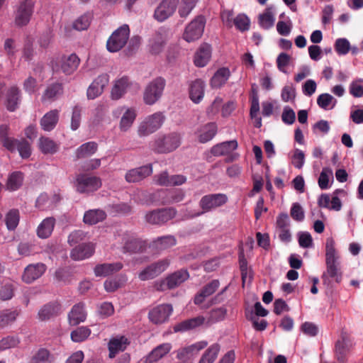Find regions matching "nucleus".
I'll return each instance as SVG.
<instances>
[{
    "label": "nucleus",
    "instance_id": "nucleus-2",
    "mask_svg": "<svg viewBox=\"0 0 363 363\" xmlns=\"http://www.w3.org/2000/svg\"><path fill=\"white\" fill-rule=\"evenodd\" d=\"M102 185L101 179L86 173H80L76 176L74 186L79 194H90L97 191Z\"/></svg>",
    "mask_w": 363,
    "mask_h": 363
},
{
    "label": "nucleus",
    "instance_id": "nucleus-18",
    "mask_svg": "<svg viewBox=\"0 0 363 363\" xmlns=\"http://www.w3.org/2000/svg\"><path fill=\"white\" fill-rule=\"evenodd\" d=\"M129 341L125 336L113 337L108 342L109 357L114 358L119 352L124 351Z\"/></svg>",
    "mask_w": 363,
    "mask_h": 363
},
{
    "label": "nucleus",
    "instance_id": "nucleus-49",
    "mask_svg": "<svg viewBox=\"0 0 363 363\" xmlns=\"http://www.w3.org/2000/svg\"><path fill=\"white\" fill-rule=\"evenodd\" d=\"M158 272H159V265H158V263L155 262V263H153V264L149 265L145 269H143L139 274V278L142 281L151 279L157 276Z\"/></svg>",
    "mask_w": 363,
    "mask_h": 363
},
{
    "label": "nucleus",
    "instance_id": "nucleus-22",
    "mask_svg": "<svg viewBox=\"0 0 363 363\" xmlns=\"http://www.w3.org/2000/svg\"><path fill=\"white\" fill-rule=\"evenodd\" d=\"M238 147V143L236 140H229L223 142L221 143L214 145L211 148V154L214 156H222L230 154L233 151Z\"/></svg>",
    "mask_w": 363,
    "mask_h": 363
},
{
    "label": "nucleus",
    "instance_id": "nucleus-48",
    "mask_svg": "<svg viewBox=\"0 0 363 363\" xmlns=\"http://www.w3.org/2000/svg\"><path fill=\"white\" fill-rule=\"evenodd\" d=\"M19 212L16 209L10 210L6 216L5 222L7 228L9 230H13L16 228L19 223Z\"/></svg>",
    "mask_w": 363,
    "mask_h": 363
},
{
    "label": "nucleus",
    "instance_id": "nucleus-28",
    "mask_svg": "<svg viewBox=\"0 0 363 363\" xmlns=\"http://www.w3.org/2000/svg\"><path fill=\"white\" fill-rule=\"evenodd\" d=\"M59 120V111L52 110L44 115L40 120L41 128L45 131H50L55 128Z\"/></svg>",
    "mask_w": 363,
    "mask_h": 363
},
{
    "label": "nucleus",
    "instance_id": "nucleus-59",
    "mask_svg": "<svg viewBox=\"0 0 363 363\" xmlns=\"http://www.w3.org/2000/svg\"><path fill=\"white\" fill-rule=\"evenodd\" d=\"M16 150L23 159L28 158L31 155L30 144L25 139L19 140Z\"/></svg>",
    "mask_w": 363,
    "mask_h": 363
},
{
    "label": "nucleus",
    "instance_id": "nucleus-3",
    "mask_svg": "<svg viewBox=\"0 0 363 363\" xmlns=\"http://www.w3.org/2000/svg\"><path fill=\"white\" fill-rule=\"evenodd\" d=\"M129 36V26L126 24L121 26L108 38L106 43L107 50L111 52L119 51L126 45Z\"/></svg>",
    "mask_w": 363,
    "mask_h": 363
},
{
    "label": "nucleus",
    "instance_id": "nucleus-50",
    "mask_svg": "<svg viewBox=\"0 0 363 363\" xmlns=\"http://www.w3.org/2000/svg\"><path fill=\"white\" fill-rule=\"evenodd\" d=\"M208 345L206 341H200L197 342L189 347L183 348L182 350L179 351L177 353V357L179 359H184L186 356L194 354V347H197V351H200L201 350L206 347Z\"/></svg>",
    "mask_w": 363,
    "mask_h": 363
},
{
    "label": "nucleus",
    "instance_id": "nucleus-1",
    "mask_svg": "<svg viewBox=\"0 0 363 363\" xmlns=\"http://www.w3.org/2000/svg\"><path fill=\"white\" fill-rule=\"evenodd\" d=\"M335 240L328 238L325 242V264L326 270L323 274L322 279L323 284L330 285V279H334L337 283L342 280V272L340 271V255L335 247Z\"/></svg>",
    "mask_w": 363,
    "mask_h": 363
},
{
    "label": "nucleus",
    "instance_id": "nucleus-61",
    "mask_svg": "<svg viewBox=\"0 0 363 363\" xmlns=\"http://www.w3.org/2000/svg\"><path fill=\"white\" fill-rule=\"evenodd\" d=\"M290 60V55L285 52H281L277 58V65L278 69L280 72L286 74L287 71L286 69V67L289 65Z\"/></svg>",
    "mask_w": 363,
    "mask_h": 363
},
{
    "label": "nucleus",
    "instance_id": "nucleus-5",
    "mask_svg": "<svg viewBox=\"0 0 363 363\" xmlns=\"http://www.w3.org/2000/svg\"><path fill=\"white\" fill-rule=\"evenodd\" d=\"M228 200V196L224 194H211L203 196L199 205L205 212H208L223 206Z\"/></svg>",
    "mask_w": 363,
    "mask_h": 363
},
{
    "label": "nucleus",
    "instance_id": "nucleus-43",
    "mask_svg": "<svg viewBox=\"0 0 363 363\" xmlns=\"http://www.w3.org/2000/svg\"><path fill=\"white\" fill-rule=\"evenodd\" d=\"M186 179L183 175H172L169 177L167 172L160 174V185H182Z\"/></svg>",
    "mask_w": 363,
    "mask_h": 363
},
{
    "label": "nucleus",
    "instance_id": "nucleus-38",
    "mask_svg": "<svg viewBox=\"0 0 363 363\" xmlns=\"http://www.w3.org/2000/svg\"><path fill=\"white\" fill-rule=\"evenodd\" d=\"M337 103V99L328 93L321 94L317 98V104L324 110H332Z\"/></svg>",
    "mask_w": 363,
    "mask_h": 363
},
{
    "label": "nucleus",
    "instance_id": "nucleus-6",
    "mask_svg": "<svg viewBox=\"0 0 363 363\" xmlns=\"http://www.w3.org/2000/svg\"><path fill=\"white\" fill-rule=\"evenodd\" d=\"M33 0H24L21 3L16 14L15 23L18 26H23L28 23L33 13Z\"/></svg>",
    "mask_w": 363,
    "mask_h": 363
},
{
    "label": "nucleus",
    "instance_id": "nucleus-45",
    "mask_svg": "<svg viewBox=\"0 0 363 363\" xmlns=\"http://www.w3.org/2000/svg\"><path fill=\"white\" fill-rule=\"evenodd\" d=\"M91 330L86 326L78 327L71 333V339L74 342H81L86 340L91 335Z\"/></svg>",
    "mask_w": 363,
    "mask_h": 363
},
{
    "label": "nucleus",
    "instance_id": "nucleus-52",
    "mask_svg": "<svg viewBox=\"0 0 363 363\" xmlns=\"http://www.w3.org/2000/svg\"><path fill=\"white\" fill-rule=\"evenodd\" d=\"M226 313V309L223 307L213 309L209 313L207 323L211 324L216 322L223 320L225 317Z\"/></svg>",
    "mask_w": 363,
    "mask_h": 363
},
{
    "label": "nucleus",
    "instance_id": "nucleus-32",
    "mask_svg": "<svg viewBox=\"0 0 363 363\" xmlns=\"http://www.w3.org/2000/svg\"><path fill=\"white\" fill-rule=\"evenodd\" d=\"M106 217V213L101 209H92L85 212L83 220L89 225H94L103 221Z\"/></svg>",
    "mask_w": 363,
    "mask_h": 363
},
{
    "label": "nucleus",
    "instance_id": "nucleus-20",
    "mask_svg": "<svg viewBox=\"0 0 363 363\" xmlns=\"http://www.w3.org/2000/svg\"><path fill=\"white\" fill-rule=\"evenodd\" d=\"M63 94V86L61 83H53L49 84L45 89L41 100L43 102H52L55 101L60 96Z\"/></svg>",
    "mask_w": 363,
    "mask_h": 363
},
{
    "label": "nucleus",
    "instance_id": "nucleus-41",
    "mask_svg": "<svg viewBox=\"0 0 363 363\" xmlns=\"http://www.w3.org/2000/svg\"><path fill=\"white\" fill-rule=\"evenodd\" d=\"M39 147L44 154H54L58 150V145L52 140L42 137L39 140Z\"/></svg>",
    "mask_w": 363,
    "mask_h": 363
},
{
    "label": "nucleus",
    "instance_id": "nucleus-33",
    "mask_svg": "<svg viewBox=\"0 0 363 363\" xmlns=\"http://www.w3.org/2000/svg\"><path fill=\"white\" fill-rule=\"evenodd\" d=\"M146 248V242L138 238H130L123 245V250L130 253H138L144 251Z\"/></svg>",
    "mask_w": 363,
    "mask_h": 363
},
{
    "label": "nucleus",
    "instance_id": "nucleus-62",
    "mask_svg": "<svg viewBox=\"0 0 363 363\" xmlns=\"http://www.w3.org/2000/svg\"><path fill=\"white\" fill-rule=\"evenodd\" d=\"M291 159L294 166L297 169H301L305 163L304 152L296 148L294 151Z\"/></svg>",
    "mask_w": 363,
    "mask_h": 363
},
{
    "label": "nucleus",
    "instance_id": "nucleus-9",
    "mask_svg": "<svg viewBox=\"0 0 363 363\" xmlns=\"http://www.w3.org/2000/svg\"><path fill=\"white\" fill-rule=\"evenodd\" d=\"M108 75L106 74L96 77L87 89V98L94 99L100 96L103 93L104 87L108 84Z\"/></svg>",
    "mask_w": 363,
    "mask_h": 363
},
{
    "label": "nucleus",
    "instance_id": "nucleus-26",
    "mask_svg": "<svg viewBox=\"0 0 363 363\" xmlns=\"http://www.w3.org/2000/svg\"><path fill=\"white\" fill-rule=\"evenodd\" d=\"M205 83L201 79H196L190 85L189 96L191 101L196 104H199L203 99L204 95Z\"/></svg>",
    "mask_w": 363,
    "mask_h": 363
},
{
    "label": "nucleus",
    "instance_id": "nucleus-7",
    "mask_svg": "<svg viewBox=\"0 0 363 363\" xmlns=\"http://www.w3.org/2000/svg\"><path fill=\"white\" fill-rule=\"evenodd\" d=\"M354 346L353 341L346 335H342L336 342L335 346V354L337 360L340 363H345L347 355Z\"/></svg>",
    "mask_w": 363,
    "mask_h": 363
},
{
    "label": "nucleus",
    "instance_id": "nucleus-63",
    "mask_svg": "<svg viewBox=\"0 0 363 363\" xmlns=\"http://www.w3.org/2000/svg\"><path fill=\"white\" fill-rule=\"evenodd\" d=\"M281 97L283 101H294L296 97V89L292 85L284 86L281 90Z\"/></svg>",
    "mask_w": 363,
    "mask_h": 363
},
{
    "label": "nucleus",
    "instance_id": "nucleus-8",
    "mask_svg": "<svg viewBox=\"0 0 363 363\" xmlns=\"http://www.w3.org/2000/svg\"><path fill=\"white\" fill-rule=\"evenodd\" d=\"M47 269V266L38 262L28 264L23 271L22 280L26 284H31L43 276Z\"/></svg>",
    "mask_w": 363,
    "mask_h": 363
},
{
    "label": "nucleus",
    "instance_id": "nucleus-12",
    "mask_svg": "<svg viewBox=\"0 0 363 363\" xmlns=\"http://www.w3.org/2000/svg\"><path fill=\"white\" fill-rule=\"evenodd\" d=\"M159 126V113H155L147 117L140 125L138 134L140 136H147L155 132Z\"/></svg>",
    "mask_w": 363,
    "mask_h": 363
},
{
    "label": "nucleus",
    "instance_id": "nucleus-31",
    "mask_svg": "<svg viewBox=\"0 0 363 363\" xmlns=\"http://www.w3.org/2000/svg\"><path fill=\"white\" fill-rule=\"evenodd\" d=\"M159 81L155 79L146 88L144 93V101L147 104L152 105L158 99Z\"/></svg>",
    "mask_w": 363,
    "mask_h": 363
},
{
    "label": "nucleus",
    "instance_id": "nucleus-30",
    "mask_svg": "<svg viewBox=\"0 0 363 363\" xmlns=\"http://www.w3.org/2000/svg\"><path fill=\"white\" fill-rule=\"evenodd\" d=\"M55 224L53 217L45 218L37 228V235L40 238H48L51 235Z\"/></svg>",
    "mask_w": 363,
    "mask_h": 363
},
{
    "label": "nucleus",
    "instance_id": "nucleus-23",
    "mask_svg": "<svg viewBox=\"0 0 363 363\" xmlns=\"http://www.w3.org/2000/svg\"><path fill=\"white\" fill-rule=\"evenodd\" d=\"M220 283L217 279H214L207 284L203 287L199 293H198L194 298V303L200 305L202 303L205 298L212 295L219 287Z\"/></svg>",
    "mask_w": 363,
    "mask_h": 363
},
{
    "label": "nucleus",
    "instance_id": "nucleus-11",
    "mask_svg": "<svg viewBox=\"0 0 363 363\" xmlns=\"http://www.w3.org/2000/svg\"><path fill=\"white\" fill-rule=\"evenodd\" d=\"M182 137L179 133H171L163 136L160 140V153L170 152L175 150L181 144Z\"/></svg>",
    "mask_w": 363,
    "mask_h": 363
},
{
    "label": "nucleus",
    "instance_id": "nucleus-15",
    "mask_svg": "<svg viewBox=\"0 0 363 363\" xmlns=\"http://www.w3.org/2000/svg\"><path fill=\"white\" fill-rule=\"evenodd\" d=\"M79 63L80 59L76 54L72 53L69 55H64L60 60V68L63 73L70 75L77 70Z\"/></svg>",
    "mask_w": 363,
    "mask_h": 363
},
{
    "label": "nucleus",
    "instance_id": "nucleus-16",
    "mask_svg": "<svg viewBox=\"0 0 363 363\" xmlns=\"http://www.w3.org/2000/svg\"><path fill=\"white\" fill-rule=\"evenodd\" d=\"M86 313L84 310V304L78 303L74 305L68 314L69 323L71 325H77L85 321Z\"/></svg>",
    "mask_w": 363,
    "mask_h": 363
},
{
    "label": "nucleus",
    "instance_id": "nucleus-10",
    "mask_svg": "<svg viewBox=\"0 0 363 363\" xmlns=\"http://www.w3.org/2000/svg\"><path fill=\"white\" fill-rule=\"evenodd\" d=\"M152 173V165L147 164L128 171L125 174V179L128 183H136L147 177Z\"/></svg>",
    "mask_w": 363,
    "mask_h": 363
},
{
    "label": "nucleus",
    "instance_id": "nucleus-39",
    "mask_svg": "<svg viewBox=\"0 0 363 363\" xmlns=\"http://www.w3.org/2000/svg\"><path fill=\"white\" fill-rule=\"evenodd\" d=\"M135 118L136 113L133 108L126 109L120 121V130L124 132L127 131L131 127Z\"/></svg>",
    "mask_w": 363,
    "mask_h": 363
},
{
    "label": "nucleus",
    "instance_id": "nucleus-40",
    "mask_svg": "<svg viewBox=\"0 0 363 363\" xmlns=\"http://www.w3.org/2000/svg\"><path fill=\"white\" fill-rule=\"evenodd\" d=\"M330 181L332 182H333V172L332 169L330 167H323L318 181L319 187L323 190L329 189L330 186Z\"/></svg>",
    "mask_w": 363,
    "mask_h": 363
},
{
    "label": "nucleus",
    "instance_id": "nucleus-56",
    "mask_svg": "<svg viewBox=\"0 0 363 363\" xmlns=\"http://www.w3.org/2000/svg\"><path fill=\"white\" fill-rule=\"evenodd\" d=\"M233 24L237 29L243 32L250 28V19L245 14H239L233 19Z\"/></svg>",
    "mask_w": 363,
    "mask_h": 363
},
{
    "label": "nucleus",
    "instance_id": "nucleus-19",
    "mask_svg": "<svg viewBox=\"0 0 363 363\" xmlns=\"http://www.w3.org/2000/svg\"><path fill=\"white\" fill-rule=\"evenodd\" d=\"M122 267L121 262L104 263L96 265L94 272L96 277H107L120 271Z\"/></svg>",
    "mask_w": 363,
    "mask_h": 363
},
{
    "label": "nucleus",
    "instance_id": "nucleus-21",
    "mask_svg": "<svg viewBox=\"0 0 363 363\" xmlns=\"http://www.w3.org/2000/svg\"><path fill=\"white\" fill-rule=\"evenodd\" d=\"M203 316H197L185 320L174 327V332H186L196 328L205 323Z\"/></svg>",
    "mask_w": 363,
    "mask_h": 363
},
{
    "label": "nucleus",
    "instance_id": "nucleus-64",
    "mask_svg": "<svg viewBox=\"0 0 363 363\" xmlns=\"http://www.w3.org/2000/svg\"><path fill=\"white\" fill-rule=\"evenodd\" d=\"M19 340L14 336H7L0 340V350H5L17 346Z\"/></svg>",
    "mask_w": 363,
    "mask_h": 363
},
{
    "label": "nucleus",
    "instance_id": "nucleus-34",
    "mask_svg": "<svg viewBox=\"0 0 363 363\" xmlns=\"http://www.w3.org/2000/svg\"><path fill=\"white\" fill-rule=\"evenodd\" d=\"M129 85V79L127 77H123L116 81L111 90V98L118 100L121 98L126 91Z\"/></svg>",
    "mask_w": 363,
    "mask_h": 363
},
{
    "label": "nucleus",
    "instance_id": "nucleus-58",
    "mask_svg": "<svg viewBox=\"0 0 363 363\" xmlns=\"http://www.w3.org/2000/svg\"><path fill=\"white\" fill-rule=\"evenodd\" d=\"M290 214L292 218L298 222L303 221L305 218V213L303 208L298 203H294L292 204Z\"/></svg>",
    "mask_w": 363,
    "mask_h": 363
},
{
    "label": "nucleus",
    "instance_id": "nucleus-35",
    "mask_svg": "<svg viewBox=\"0 0 363 363\" xmlns=\"http://www.w3.org/2000/svg\"><path fill=\"white\" fill-rule=\"evenodd\" d=\"M98 149V145L95 142H87L79 146L75 152L77 159H82L91 156Z\"/></svg>",
    "mask_w": 363,
    "mask_h": 363
},
{
    "label": "nucleus",
    "instance_id": "nucleus-55",
    "mask_svg": "<svg viewBox=\"0 0 363 363\" xmlns=\"http://www.w3.org/2000/svg\"><path fill=\"white\" fill-rule=\"evenodd\" d=\"M91 19V15L90 13H85L74 21L73 27L77 30H86L90 25Z\"/></svg>",
    "mask_w": 363,
    "mask_h": 363
},
{
    "label": "nucleus",
    "instance_id": "nucleus-46",
    "mask_svg": "<svg viewBox=\"0 0 363 363\" xmlns=\"http://www.w3.org/2000/svg\"><path fill=\"white\" fill-rule=\"evenodd\" d=\"M18 313L16 311L4 310L0 311V328H4L13 323Z\"/></svg>",
    "mask_w": 363,
    "mask_h": 363
},
{
    "label": "nucleus",
    "instance_id": "nucleus-60",
    "mask_svg": "<svg viewBox=\"0 0 363 363\" xmlns=\"http://www.w3.org/2000/svg\"><path fill=\"white\" fill-rule=\"evenodd\" d=\"M86 233L82 230H77L72 232L68 236V243L72 246L85 240Z\"/></svg>",
    "mask_w": 363,
    "mask_h": 363
},
{
    "label": "nucleus",
    "instance_id": "nucleus-17",
    "mask_svg": "<svg viewBox=\"0 0 363 363\" xmlns=\"http://www.w3.org/2000/svg\"><path fill=\"white\" fill-rule=\"evenodd\" d=\"M275 22V11L274 6L267 7L258 16V23L260 28L269 30L274 26Z\"/></svg>",
    "mask_w": 363,
    "mask_h": 363
},
{
    "label": "nucleus",
    "instance_id": "nucleus-54",
    "mask_svg": "<svg viewBox=\"0 0 363 363\" xmlns=\"http://www.w3.org/2000/svg\"><path fill=\"white\" fill-rule=\"evenodd\" d=\"M198 0H182L179 7V13L182 18H186L194 8Z\"/></svg>",
    "mask_w": 363,
    "mask_h": 363
},
{
    "label": "nucleus",
    "instance_id": "nucleus-27",
    "mask_svg": "<svg viewBox=\"0 0 363 363\" xmlns=\"http://www.w3.org/2000/svg\"><path fill=\"white\" fill-rule=\"evenodd\" d=\"M211 56V46L208 44L202 45L195 54L194 64L196 66L203 67L206 66Z\"/></svg>",
    "mask_w": 363,
    "mask_h": 363
},
{
    "label": "nucleus",
    "instance_id": "nucleus-25",
    "mask_svg": "<svg viewBox=\"0 0 363 363\" xmlns=\"http://www.w3.org/2000/svg\"><path fill=\"white\" fill-rule=\"evenodd\" d=\"M217 125L215 123H208L198 130L197 135L200 143H206L211 140L217 133Z\"/></svg>",
    "mask_w": 363,
    "mask_h": 363
},
{
    "label": "nucleus",
    "instance_id": "nucleus-51",
    "mask_svg": "<svg viewBox=\"0 0 363 363\" xmlns=\"http://www.w3.org/2000/svg\"><path fill=\"white\" fill-rule=\"evenodd\" d=\"M335 52L339 55H345L350 50V41L345 38H337L334 44Z\"/></svg>",
    "mask_w": 363,
    "mask_h": 363
},
{
    "label": "nucleus",
    "instance_id": "nucleus-29",
    "mask_svg": "<svg viewBox=\"0 0 363 363\" xmlns=\"http://www.w3.org/2000/svg\"><path fill=\"white\" fill-rule=\"evenodd\" d=\"M189 277V272L186 269L177 271L169 275L166 279V284L169 289H173L187 280Z\"/></svg>",
    "mask_w": 363,
    "mask_h": 363
},
{
    "label": "nucleus",
    "instance_id": "nucleus-37",
    "mask_svg": "<svg viewBox=\"0 0 363 363\" xmlns=\"http://www.w3.org/2000/svg\"><path fill=\"white\" fill-rule=\"evenodd\" d=\"M230 77V71L228 68H220L217 70L211 79V85L213 88H219L223 86Z\"/></svg>",
    "mask_w": 363,
    "mask_h": 363
},
{
    "label": "nucleus",
    "instance_id": "nucleus-4",
    "mask_svg": "<svg viewBox=\"0 0 363 363\" xmlns=\"http://www.w3.org/2000/svg\"><path fill=\"white\" fill-rule=\"evenodd\" d=\"M204 26V18L197 16L186 26L183 35L184 39L189 43L198 40L203 34Z\"/></svg>",
    "mask_w": 363,
    "mask_h": 363
},
{
    "label": "nucleus",
    "instance_id": "nucleus-44",
    "mask_svg": "<svg viewBox=\"0 0 363 363\" xmlns=\"http://www.w3.org/2000/svg\"><path fill=\"white\" fill-rule=\"evenodd\" d=\"M52 357L49 350L39 349L30 358V363H51Z\"/></svg>",
    "mask_w": 363,
    "mask_h": 363
},
{
    "label": "nucleus",
    "instance_id": "nucleus-36",
    "mask_svg": "<svg viewBox=\"0 0 363 363\" xmlns=\"http://www.w3.org/2000/svg\"><path fill=\"white\" fill-rule=\"evenodd\" d=\"M179 0H163L160 3V21L172 16L176 10Z\"/></svg>",
    "mask_w": 363,
    "mask_h": 363
},
{
    "label": "nucleus",
    "instance_id": "nucleus-42",
    "mask_svg": "<svg viewBox=\"0 0 363 363\" xmlns=\"http://www.w3.org/2000/svg\"><path fill=\"white\" fill-rule=\"evenodd\" d=\"M23 174L21 172H13L11 173L7 180L6 187L9 191H16L18 189L23 183Z\"/></svg>",
    "mask_w": 363,
    "mask_h": 363
},
{
    "label": "nucleus",
    "instance_id": "nucleus-53",
    "mask_svg": "<svg viewBox=\"0 0 363 363\" xmlns=\"http://www.w3.org/2000/svg\"><path fill=\"white\" fill-rule=\"evenodd\" d=\"M350 94L356 98L363 96V80L357 79L352 81L349 86Z\"/></svg>",
    "mask_w": 363,
    "mask_h": 363
},
{
    "label": "nucleus",
    "instance_id": "nucleus-47",
    "mask_svg": "<svg viewBox=\"0 0 363 363\" xmlns=\"http://www.w3.org/2000/svg\"><path fill=\"white\" fill-rule=\"evenodd\" d=\"M219 350L220 346L218 344L212 345L201 357L199 363H213Z\"/></svg>",
    "mask_w": 363,
    "mask_h": 363
},
{
    "label": "nucleus",
    "instance_id": "nucleus-57",
    "mask_svg": "<svg viewBox=\"0 0 363 363\" xmlns=\"http://www.w3.org/2000/svg\"><path fill=\"white\" fill-rule=\"evenodd\" d=\"M298 241L300 247L302 248L313 247V238L308 232H299L298 233Z\"/></svg>",
    "mask_w": 363,
    "mask_h": 363
},
{
    "label": "nucleus",
    "instance_id": "nucleus-13",
    "mask_svg": "<svg viewBox=\"0 0 363 363\" xmlns=\"http://www.w3.org/2000/svg\"><path fill=\"white\" fill-rule=\"evenodd\" d=\"M94 252V245L86 242L78 245L70 252V257L76 261L89 258Z\"/></svg>",
    "mask_w": 363,
    "mask_h": 363
},
{
    "label": "nucleus",
    "instance_id": "nucleus-14",
    "mask_svg": "<svg viewBox=\"0 0 363 363\" xmlns=\"http://www.w3.org/2000/svg\"><path fill=\"white\" fill-rule=\"evenodd\" d=\"M61 306L57 302H50L43 306L38 313L40 321H46L60 313Z\"/></svg>",
    "mask_w": 363,
    "mask_h": 363
},
{
    "label": "nucleus",
    "instance_id": "nucleus-24",
    "mask_svg": "<svg viewBox=\"0 0 363 363\" xmlns=\"http://www.w3.org/2000/svg\"><path fill=\"white\" fill-rule=\"evenodd\" d=\"M21 101L20 90L17 86H11L6 92V106L9 111H14L18 106Z\"/></svg>",
    "mask_w": 363,
    "mask_h": 363
}]
</instances>
